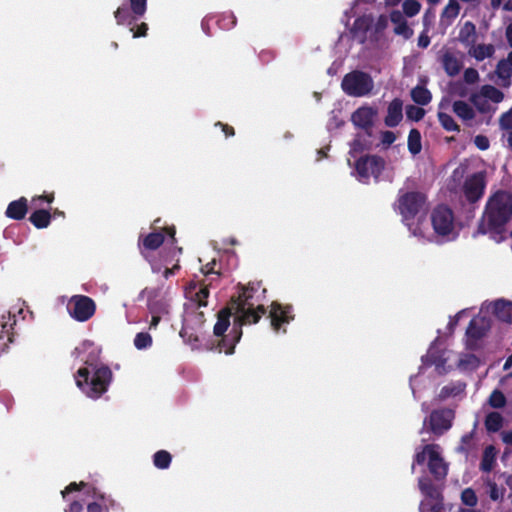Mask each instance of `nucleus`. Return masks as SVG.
<instances>
[{"label": "nucleus", "mask_w": 512, "mask_h": 512, "mask_svg": "<svg viewBox=\"0 0 512 512\" xmlns=\"http://www.w3.org/2000/svg\"><path fill=\"white\" fill-rule=\"evenodd\" d=\"M165 241V236L162 232H151L141 238L140 250L145 258L149 257V252L154 251L160 247Z\"/></svg>", "instance_id": "obj_26"}, {"label": "nucleus", "mask_w": 512, "mask_h": 512, "mask_svg": "<svg viewBox=\"0 0 512 512\" xmlns=\"http://www.w3.org/2000/svg\"><path fill=\"white\" fill-rule=\"evenodd\" d=\"M488 403L493 408H502L506 404V398L500 390H494L488 398Z\"/></svg>", "instance_id": "obj_47"}, {"label": "nucleus", "mask_w": 512, "mask_h": 512, "mask_svg": "<svg viewBox=\"0 0 512 512\" xmlns=\"http://www.w3.org/2000/svg\"><path fill=\"white\" fill-rule=\"evenodd\" d=\"M84 488L79 492L86 495L87 512H108L112 501L95 487L84 485Z\"/></svg>", "instance_id": "obj_18"}, {"label": "nucleus", "mask_w": 512, "mask_h": 512, "mask_svg": "<svg viewBox=\"0 0 512 512\" xmlns=\"http://www.w3.org/2000/svg\"><path fill=\"white\" fill-rule=\"evenodd\" d=\"M402 101L394 99L388 106L385 124L389 127L397 126L403 118Z\"/></svg>", "instance_id": "obj_29"}, {"label": "nucleus", "mask_w": 512, "mask_h": 512, "mask_svg": "<svg viewBox=\"0 0 512 512\" xmlns=\"http://www.w3.org/2000/svg\"><path fill=\"white\" fill-rule=\"evenodd\" d=\"M372 78L363 72L354 71L347 74L342 81L343 90L351 96L361 97L367 95L373 89Z\"/></svg>", "instance_id": "obj_11"}, {"label": "nucleus", "mask_w": 512, "mask_h": 512, "mask_svg": "<svg viewBox=\"0 0 512 512\" xmlns=\"http://www.w3.org/2000/svg\"><path fill=\"white\" fill-rule=\"evenodd\" d=\"M512 220V195L505 191H497L486 203L485 211L479 226L483 234H490L496 242L507 237V225Z\"/></svg>", "instance_id": "obj_3"}, {"label": "nucleus", "mask_w": 512, "mask_h": 512, "mask_svg": "<svg viewBox=\"0 0 512 512\" xmlns=\"http://www.w3.org/2000/svg\"><path fill=\"white\" fill-rule=\"evenodd\" d=\"M377 114L378 111L376 108L362 106L351 115V121L356 127L368 129L373 125Z\"/></svg>", "instance_id": "obj_23"}, {"label": "nucleus", "mask_w": 512, "mask_h": 512, "mask_svg": "<svg viewBox=\"0 0 512 512\" xmlns=\"http://www.w3.org/2000/svg\"><path fill=\"white\" fill-rule=\"evenodd\" d=\"M490 5L494 10L502 8L505 11H512V0H490Z\"/></svg>", "instance_id": "obj_52"}, {"label": "nucleus", "mask_w": 512, "mask_h": 512, "mask_svg": "<svg viewBox=\"0 0 512 512\" xmlns=\"http://www.w3.org/2000/svg\"><path fill=\"white\" fill-rule=\"evenodd\" d=\"M147 31V25L145 23H142L136 31H133V37H141L145 36Z\"/></svg>", "instance_id": "obj_59"}, {"label": "nucleus", "mask_w": 512, "mask_h": 512, "mask_svg": "<svg viewBox=\"0 0 512 512\" xmlns=\"http://www.w3.org/2000/svg\"><path fill=\"white\" fill-rule=\"evenodd\" d=\"M464 81L468 84H474L476 82H478L479 80V73L476 69L474 68H467L465 71H464Z\"/></svg>", "instance_id": "obj_54"}, {"label": "nucleus", "mask_w": 512, "mask_h": 512, "mask_svg": "<svg viewBox=\"0 0 512 512\" xmlns=\"http://www.w3.org/2000/svg\"><path fill=\"white\" fill-rule=\"evenodd\" d=\"M465 389L466 384L464 382H451L441 389L438 397L440 400L461 398L465 394Z\"/></svg>", "instance_id": "obj_30"}, {"label": "nucleus", "mask_w": 512, "mask_h": 512, "mask_svg": "<svg viewBox=\"0 0 512 512\" xmlns=\"http://www.w3.org/2000/svg\"><path fill=\"white\" fill-rule=\"evenodd\" d=\"M67 310L73 319L85 322L95 314L96 304L88 296L74 295L67 303Z\"/></svg>", "instance_id": "obj_14"}, {"label": "nucleus", "mask_w": 512, "mask_h": 512, "mask_svg": "<svg viewBox=\"0 0 512 512\" xmlns=\"http://www.w3.org/2000/svg\"><path fill=\"white\" fill-rule=\"evenodd\" d=\"M503 418L498 412L488 413L485 419V427L489 432H497L502 427Z\"/></svg>", "instance_id": "obj_42"}, {"label": "nucleus", "mask_w": 512, "mask_h": 512, "mask_svg": "<svg viewBox=\"0 0 512 512\" xmlns=\"http://www.w3.org/2000/svg\"><path fill=\"white\" fill-rule=\"evenodd\" d=\"M426 464L429 471L437 478H443L448 471V465L442 456V450L439 445L427 444L416 451L412 469L415 465Z\"/></svg>", "instance_id": "obj_8"}, {"label": "nucleus", "mask_w": 512, "mask_h": 512, "mask_svg": "<svg viewBox=\"0 0 512 512\" xmlns=\"http://www.w3.org/2000/svg\"><path fill=\"white\" fill-rule=\"evenodd\" d=\"M486 312L485 305L480 313L475 316L466 330V347L474 350L478 348V341L486 335L491 327L490 319L484 314Z\"/></svg>", "instance_id": "obj_13"}, {"label": "nucleus", "mask_w": 512, "mask_h": 512, "mask_svg": "<svg viewBox=\"0 0 512 512\" xmlns=\"http://www.w3.org/2000/svg\"><path fill=\"white\" fill-rule=\"evenodd\" d=\"M403 15L407 17L416 16L421 10V4L417 0H405L402 3Z\"/></svg>", "instance_id": "obj_46"}, {"label": "nucleus", "mask_w": 512, "mask_h": 512, "mask_svg": "<svg viewBox=\"0 0 512 512\" xmlns=\"http://www.w3.org/2000/svg\"><path fill=\"white\" fill-rule=\"evenodd\" d=\"M370 26V21L366 17H361L355 20L353 30L357 33L358 29L366 30Z\"/></svg>", "instance_id": "obj_57"}, {"label": "nucleus", "mask_w": 512, "mask_h": 512, "mask_svg": "<svg viewBox=\"0 0 512 512\" xmlns=\"http://www.w3.org/2000/svg\"><path fill=\"white\" fill-rule=\"evenodd\" d=\"M470 101L480 113H494L496 111V107L489 103L486 97L481 96L479 91L470 96Z\"/></svg>", "instance_id": "obj_37"}, {"label": "nucleus", "mask_w": 512, "mask_h": 512, "mask_svg": "<svg viewBox=\"0 0 512 512\" xmlns=\"http://www.w3.org/2000/svg\"><path fill=\"white\" fill-rule=\"evenodd\" d=\"M454 412L451 409H441L433 411L428 418L424 419L423 429L428 426L429 430L441 435L452 426Z\"/></svg>", "instance_id": "obj_16"}, {"label": "nucleus", "mask_w": 512, "mask_h": 512, "mask_svg": "<svg viewBox=\"0 0 512 512\" xmlns=\"http://www.w3.org/2000/svg\"><path fill=\"white\" fill-rule=\"evenodd\" d=\"M385 168V161L376 155L359 158L355 163L353 174L362 183H369L371 178L378 180Z\"/></svg>", "instance_id": "obj_10"}, {"label": "nucleus", "mask_w": 512, "mask_h": 512, "mask_svg": "<svg viewBox=\"0 0 512 512\" xmlns=\"http://www.w3.org/2000/svg\"><path fill=\"white\" fill-rule=\"evenodd\" d=\"M478 91L481 93V96L486 97L488 102L492 105L501 103L505 98L504 93L492 85H483Z\"/></svg>", "instance_id": "obj_36"}, {"label": "nucleus", "mask_w": 512, "mask_h": 512, "mask_svg": "<svg viewBox=\"0 0 512 512\" xmlns=\"http://www.w3.org/2000/svg\"><path fill=\"white\" fill-rule=\"evenodd\" d=\"M431 224L433 232L423 230L424 233H430L433 237L429 242L437 241L438 237L445 240H452L457 236V228L452 211L446 206L436 207L431 214Z\"/></svg>", "instance_id": "obj_9"}, {"label": "nucleus", "mask_w": 512, "mask_h": 512, "mask_svg": "<svg viewBox=\"0 0 512 512\" xmlns=\"http://www.w3.org/2000/svg\"><path fill=\"white\" fill-rule=\"evenodd\" d=\"M497 451L494 446L489 445L485 448L482 456V461L480 464V468L484 472H489L492 470L495 461H496Z\"/></svg>", "instance_id": "obj_39"}, {"label": "nucleus", "mask_w": 512, "mask_h": 512, "mask_svg": "<svg viewBox=\"0 0 512 512\" xmlns=\"http://www.w3.org/2000/svg\"><path fill=\"white\" fill-rule=\"evenodd\" d=\"M74 353L86 364L75 374L76 385L89 398H99L107 391L112 374L108 367L95 364L99 355L98 347L91 341H84L75 348Z\"/></svg>", "instance_id": "obj_2"}, {"label": "nucleus", "mask_w": 512, "mask_h": 512, "mask_svg": "<svg viewBox=\"0 0 512 512\" xmlns=\"http://www.w3.org/2000/svg\"><path fill=\"white\" fill-rule=\"evenodd\" d=\"M127 1L129 2V7L124 3L114 13L119 25H131L146 12L147 0Z\"/></svg>", "instance_id": "obj_15"}, {"label": "nucleus", "mask_w": 512, "mask_h": 512, "mask_svg": "<svg viewBox=\"0 0 512 512\" xmlns=\"http://www.w3.org/2000/svg\"><path fill=\"white\" fill-rule=\"evenodd\" d=\"M390 21L394 25L393 31L396 35L409 39L413 35V29L408 25L404 15L399 10L390 13Z\"/></svg>", "instance_id": "obj_25"}, {"label": "nucleus", "mask_w": 512, "mask_h": 512, "mask_svg": "<svg viewBox=\"0 0 512 512\" xmlns=\"http://www.w3.org/2000/svg\"><path fill=\"white\" fill-rule=\"evenodd\" d=\"M468 55L474 58L476 61H483L485 59L493 57L495 54V46L493 44H475L473 43L468 47Z\"/></svg>", "instance_id": "obj_28"}, {"label": "nucleus", "mask_w": 512, "mask_h": 512, "mask_svg": "<svg viewBox=\"0 0 512 512\" xmlns=\"http://www.w3.org/2000/svg\"><path fill=\"white\" fill-rule=\"evenodd\" d=\"M215 265V261H212L210 263H208L205 267H203L201 269V272L204 274V275H208L210 273L213 272V266Z\"/></svg>", "instance_id": "obj_63"}, {"label": "nucleus", "mask_w": 512, "mask_h": 512, "mask_svg": "<svg viewBox=\"0 0 512 512\" xmlns=\"http://www.w3.org/2000/svg\"><path fill=\"white\" fill-rule=\"evenodd\" d=\"M395 210L402 216V222L408 227L414 237L421 240H432L430 233H424L419 222L420 216L426 210V197L419 192L400 194L395 203Z\"/></svg>", "instance_id": "obj_5"}, {"label": "nucleus", "mask_w": 512, "mask_h": 512, "mask_svg": "<svg viewBox=\"0 0 512 512\" xmlns=\"http://www.w3.org/2000/svg\"><path fill=\"white\" fill-rule=\"evenodd\" d=\"M460 12V4L457 0H449L441 14V19L447 24H451Z\"/></svg>", "instance_id": "obj_38"}, {"label": "nucleus", "mask_w": 512, "mask_h": 512, "mask_svg": "<svg viewBox=\"0 0 512 512\" xmlns=\"http://www.w3.org/2000/svg\"><path fill=\"white\" fill-rule=\"evenodd\" d=\"M474 144L480 150H487L490 146L489 139L484 135H477L474 138Z\"/></svg>", "instance_id": "obj_55"}, {"label": "nucleus", "mask_w": 512, "mask_h": 512, "mask_svg": "<svg viewBox=\"0 0 512 512\" xmlns=\"http://www.w3.org/2000/svg\"><path fill=\"white\" fill-rule=\"evenodd\" d=\"M153 463L159 469H166L171 463V455L165 450L156 452L153 456Z\"/></svg>", "instance_id": "obj_45"}, {"label": "nucleus", "mask_w": 512, "mask_h": 512, "mask_svg": "<svg viewBox=\"0 0 512 512\" xmlns=\"http://www.w3.org/2000/svg\"><path fill=\"white\" fill-rule=\"evenodd\" d=\"M54 200V194L35 196L31 200V206L35 211L30 215L31 223L38 229H43L49 226L51 221V214L49 211L42 209L43 202L51 204Z\"/></svg>", "instance_id": "obj_17"}, {"label": "nucleus", "mask_w": 512, "mask_h": 512, "mask_svg": "<svg viewBox=\"0 0 512 512\" xmlns=\"http://www.w3.org/2000/svg\"><path fill=\"white\" fill-rule=\"evenodd\" d=\"M486 312H491L497 319L502 322L512 324V301L506 299H498L485 304Z\"/></svg>", "instance_id": "obj_22"}, {"label": "nucleus", "mask_w": 512, "mask_h": 512, "mask_svg": "<svg viewBox=\"0 0 512 512\" xmlns=\"http://www.w3.org/2000/svg\"><path fill=\"white\" fill-rule=\"evenodd\" d=\"M495 74L502 87H510L512 78V66L510 64L501 59L496 65Z\"/></svg>", "instance_id": "obj_31"}, {"label": "nucleus", "mask_w": 512, "mask_h": 512, "mask_svg": "<svg viewBox=\"0 0 512 512\" xmlns=\"http://www.w3.org/2000/svg\"><path fill=\"white\" fill-rule=\"evenodd\" d=\"M265 290L253 286L242 289L238 298L234 301L232 308L235 310V323L230 327L231 312L229 309H223L218 313L217 322L213 328L214 342L212 349L218 350L230 355L234 352L235 345L242 336V326L246 324L257 323L265 313L262 305V295Z\"/></svg>", "instance_id": "obj_1"}, {"label": "nucleus", "mask_w": 512, "mask_h": 512, "mask_svg": "<svg viewBox=\"0 0 512 512\" xmlns=\"http://www.w3.org/2000/svg\"><path fill=\"white\" fill-rule=\"evenodd\" d=\"M453 112L463 121L469 122L475 119L476 113L469 103L458 100L452 105Z\"/></svg>", "instance_id": "obj_32"}, {"label": "nucleus", "mask_w": 512, "mask_h": 512, "mask_svg": "<svg viewBox=\"0 0 512 512\" xmlns=\"http://www.w3.org/2000/svg\"><path fill=\"white\" fill-rule=\"evenodd\" d=\"M13 323L11 322L10 316L7 321L0 322V341H2V347L0 354L5 350L7 343L11 340V330Z\"/></svg>", "instance_id": "obj_41"}, {"label": "nucleus", "mask_w": 512, "mask_h": 512, "mask_svg": "<svg viewBox=\"0 0 512 512\" xmlns=\"http://www.w3.org/2000/svg\"><path fill=\"white\" fill-rule=\"evenodd\" d=\"M408 149L413 154H418L422 149L421 135L416 129H412L408 136Z\"/></svg>", "instance_id": "obj_43"}, {"label": "nucleus", "mask_w": 512, "mask_h": 512, "mask_svg": "<svg viewBox=\"0 0 512 512\" xmlns=\"http://www.w3.org/2000/svg\"><path fill=\"white\" fill-rule=\"evenodd\" d=\"M512 129H509L504 135V141L506 142L507 146L512 149Z\"/></svg>", "instance_id": "obj_62"}, {"label": "nucleus", "mask_w": 512, "mask_h": 512, "mask_svg": "<svg viewBox=\"0 0 512 512\" xmlns=\"http://www.w3.org/2000/svg\"><path fill=\"white\" fill-rule=\"evenodd\" d=\"M499 125L503 130L512 129V107L501 115Z\"/></svg>", "instance_id": "obj_51"}, {"label": "nucleus", "mask_w": 512, "mask_h": 512, "mask_svg": "<svg viewBox=\"0 0 512 512\" xmlns=\"http://www.w3.org/2000/svg\"><path fill=\"white\" fill-rule=\"evenodd\" d=\"M411 97L413 101L419 105H427L432 99L430 91L420 85L412 89Z\"/></svg>", "instance_id": "obj_40"}, {"label": "nucleus", "mask_w": 512, "mask_h": 512, "mask_svg": "<svg viewBox=\"0 0 512 512\" xmlns=\"http://www.w3.org/2000/svg\"><path fill=\"white\" fill-rule=\"evenodd\" d=\"M485 185V175L483 172L467 177L463 185V192L467 200L470 202L478 201L484 193Z\"/></svg>", "instance_id": "obj_20"}, {"label": "nucleus", "mask_w": 512, "mask_h": 512, "mask_svg": "<svg viewBox=\"0 0 512 512\" xmlns=\"http://www.w3.org/2000/svg\"><path fill=\"white\" fill-rule=\"evenodd\" d=\"M461 501L469 507H474L477 504L478 498L473 489L466 488L461 493Z\"/></svg>", "instance_id": "obj_48"}, {"label": "nucleus", "mask_w": 512, "mask_h": 512, "mask_svg": "<svg viewBox=\"0 0 512 512\" xmlns=\"http://www.w3.org/2000/svg\"><path fill=\"white\" fill-rule=\"evenodd\" d=\"M487 485L489 487V496L493 501H497L503 498L505 491L503 488H499L496 483L492 481H488Z\"/></svg>", "instance_id": "obj_50"}, {"label": "nucleus", "mask_w": 512, "mask_h": 512, "mask_svg": "<svg viewBox=\"0 0 512 512\" xmlns=\"http://www.w3.org/2000/svg\"><path fill=\"white\" fill-rule=\"evenodd\" d=\"M269 316L271 326L275 331H279L283 325L288 324L292 319V311L290 306H283L278 303H272Z\"/></svg>", "instance_id": "obj_21"}, {"label": "nucleus", "mask_w": 512, "mask_h": 512, "mask_svg": "<svg viewBox=\"0 0 512 512\" xmlns=\"http://www.w3.org/2000/svg\"><path fill=\"white\" fill-rule=\"evenodd\" d=\"M146 300L148 311L149 329L155 330L162 320L169 318L172 308V292L168 287L149 286L143 289L139 295Z\"/></svg>", "instance_id": "obj_7"}, {"label": "nucleus", "mask_w": 512, "mask_h": 512, "mask_svg": "<svg viewBox=\"0 0 512 512\" xmlns=\"http://www.w3.org/2000/svg\"><path fill=\"white\" fill-rule=\"evenodd\" d=\"M365 149V146L361 143L359 139H355L350 147V156L356 157L358 154H360Z\"/></svg>", "instance_id": "obj_56"}, {"label": "nucleus", "mask_w": 512, "mask_h": 512, "mask_svg": "<svg viewBox=\"0 0 512 512\" xmlns=\"http://www.w3.org/2000/svg\"><path fill=\"white\" fill-rule=\"evenodd\" d=\"M430 44V37L427 31H423L418 37V46L421 48H427Z\"/></svg>", "instance_id": "obj_58"}, {"label": "nucleus", "mask_w": 512, "mask_h": 512, "mask_svg": "<svg viewBox=\"0 0 512 512\" xmlns=\"http://www.w3.org/2000/svg\"><path fill=\"white\" fill-rule=\"evenodd\" d=\"M422 362L424 365H434L439 374L449 372L454 366L461 371L468 372L477 369L480 365L479 358L474 354L466 353L456 356L451 350H441L436 342L422 357Z\"/></svg>", "instance_id": "obj_6"}, {"label": "nucleus", "mask_w": 512, "mask_h": 512, "mask_svg": "<svg viewBox=\"0 0 512 512\" xmlns=\"http://www.w3.org/2000/svg\"><path fill=\"white\" fill-rule=\"evenodd\" d=\"M442 65H443L445 72L449 76L457 75L462 68L461 60L456 55H454L450 52H446L443 55Z\"/></svg>", "instance_id": "obj_33"}, {"label": "nucleus", "mask_w": 512, "mask_h": 512, "mask_svg": "<svg viewBox=\"0 0 512 512\" xmlns=\"http://www.w3.org/2000/svg\"><path fill=\"white\" fill-rule=\"evenodd\" d=\"M459 41L467 48L476 41V27L472 22H465L459 32Z\"/></svg>", "instance_id": "obj_35"}, {"label": "nucleus", "mask_w": 512, "mask_h": 512, "mask_svg": "<svg viewBox=\"0 0 512 512\" xmlns=\"http://www.w3.org/2000/svg\"><path fill=\"white\" fill-rule=\"evenodd\" d=\"M84 485L86 484L83 482L80 484L71 483L64 491L61 492L63 497H66L68 494L75 493L73 502L65 510L66 512H81L83 510V505L80 501L86 502V495L81 494L79 491L85 490Z\"/></svg>", "instance_id": "obj_24"}, {"label": "nucleus", "mask_w": 512, "mask_h": 512, "mask_svg": "<svg viewBox=\"0 0 512 512\" xmlns=\"http://www.w3.org/2000/svg\"><path fill=\"white\" fill-rule=\"evenodd\" d=\"M505 37L507 40V43L510 47H512V22L507 25L505 30Z\"/></svg>", "instance_id": "obj_60"}, {"label": "nucleus", "mask_w": 512, "mask_h": 512, "mask_svg": "<svg viewBox=\"0 0 512 512\" xmlns=\"http://www.w3.org/2000/svg\"><path fill=\"white\" fill-rule=\"evenodd\" d=\"M166 231L169 237V239L166 242V247H168V251L166 255L163 257V263L165 266L164 277L168 278L169 275L174 273L175 269L179 268L177 263L179 261V255L181 254V248L174 246V228H168Z\"/></svg>", "instance_id": "obj_19"}, {"label": "nucleus", "mask_w": 512, "mask_h": 512, "mask_svg": "<svg viewBox=\"0 0 512 512\" xmlns=\"http://www.w3.org/2000/svg\"><path fill=\"white\" fill-rule=\"evenodd\" d=\"M503 440L505 443L507 444H512V431L509 432V433H506L504 436H503Z\"/></svg>", "instance_id": "obj_64"}, {"label": "nucleus", "mask_w": 512, "mask_h": 512, "mask_svg": "<svg viewBox=\"0 0 512 512\" xmlns=\"http://www.w3.org/2000/svg\"><path fill=\"white\" fill-rule=\"evenodd\" d=\"M153 340L149 333L139 332L135 335L133 344L137 350H145L152 346Z\"/></svg>", "instance_id": "obj_44"}, {"label": "nucleus", "mask_w": 512, "mask_h": 512, "mask_svg": "<svg viewBox=\"0 0 512 512\" xmlns=\"http://www.w3.org/2000/svg\"><path fill=\"white\" fill-rule=\"evenodd\" d=\"M465 314H466V310H462V311H460L459 313H457L453 318H451V319H450V322H449V326H450V328H453V327L457 324L458 320H459L462 316H464Z\"/></svg>", "instance_id": "obj_61"}, {"label": "nucleus", "mask_w": 512, "mask_h": 512, "mask_svg": "<svg viewBox=\"0 0 512 512\" xmlns=\"http://www.w3.org/2000/svg\"><path fill=\"white\" fill-rule=\"evenodd\" d=\"M27 212V200L22 197L19 200L11 202L6 210V215L9 218L20 220L24 218Z\"/></svg>", "instance_id": "obj_34"}, {"label": "nucleus", "mask_w": 512, "mask_h": 512, "mask_svg": "<svg viewBox=\"0 0 512 512\" xmlns=\"http://www.w3.org/2000/svg\"><path fill=\"white\" fill-rule=\"evenodd\" d=\"M380 139H381V144L383 146L389 147L391 144H393L396 141L397 136L392 131H383L380 134Z\"/></svg>", "instance_id": "obj_53"}, {"label": "nucleus", "mask_w": 512, "mask_h": 512, "mask_svg": "<svg viewBox=\"0 0 512 512\" xmlns=\"http://www.w3.org/2000/svg\"><path fill=\"white\" fill-rule=\"evenodd\" d=\"M450 107V100L443 98L438 105V119L442 127L447 131H458L459 126L454 121L453 117L446 111Z\"/></svg>", "instance_id": "obj_27"}, {"label": "nucleus", "mask_w": 512, "mask_h": 512, "mask_svg": "<svg viewBox=\"0 0 512 512\" xmlns=\"http://www.w3.org/2000/svg\"><path fill=\"white\" fill-rule=\"evenodd\" d=\"M424 115L425 110L423 108L414 105H408L406 107V116L410 120L419 121L424 117Z\"/></svg>", "instance_id": "obj_49"}, {"label": "nucleus", "mask_w": 512, "mask_h": 512, "mask_svg": "<svg viewBox=\"0 0 512 512\" xmlns=\"http://www.w3.org/2000/svg\"><path fill=\"white\" fill-rule=\"evenodd\" d=\"M196 288V284L191 283L186 289V295L191 303L185 307L183 326L180 330V336L192 348H198L203 337L204 315L198 309L206 306V298L209 295L206 285L198 290Z\"/></svg>", "instance_id": "obj_4"}, {"label": "nucleus", "mask_w": 512, "mask_h": 512, "mask_svg": "<svg viewBox=\"0 0 512 512\" xmlns=\"http://www.w3.org/2000/svg\"><path fill=\"white\" fill-rule=\"evenodd\" d=\"M419 488L425 496L420 503V512H450L451 508L443 504L438 491L433 488L427 478L419 480Z\"/></svg>", "instance_id": "obj_12"}]
</instances>
